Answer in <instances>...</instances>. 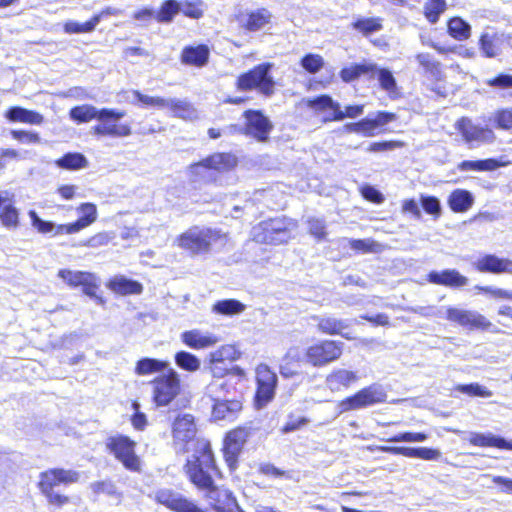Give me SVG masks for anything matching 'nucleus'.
I'll return each mask as SVG.
<instances>
[{"label": "nucleus", "instance_id": "obj_1", "mask_svg": "<svg viewBox=\"0 0 512 512\" xmlns=\"http://www.w3.org/2000/svg\"><path fill=\"white\" fill-rule=\"evenodd\" d=\"M204 450L202 461L194 460L185 468V477L199 492L204 494L208 505L201 507L196 501L174 491L159 489L154 494V501L173 512H240L238 500L229 488L217 485L224 478V473L217 457Z\"/></svg>", "mask_w": 512, "mask_h": 512}, {"label": "nucleus", "instance_id": "obj_2", "mask_svg": "<svg viewBox=\"0 0 512 512\" xmlns=\"http://www.w3.org/2000/svg\"><path fill=\"white\" fill-rule=\"evenodd\" d=\"M344 353V343L334 339H318L305 347L302 358L286 354L284 363L280 366V373L285 378L298 374L294 365L300 367L301 362L313 368H323L337 362Z\"/></svg>", "mask_w": 512, "mask_h": 512}, {"label": "nucleus", "instance_id": "obj_3", "mask_svg": "<svg viewBox=\"0 0 512 512\" xmlns=\"http://www.w3.org/2000/svg\"><path fill=\"white\" fill-rule=\"evenodd\" d=\"M198 426L196 419L192 414H179L175 417L171 424L172 443L175 448H178L182 453H188L193 449V454L190 458L186 459L183 464V473L188 463L194 460L199 462L204 459L203 451H209L213 456H216L212 443L209 439L198 437Z\"/></svg>", "mask_w": 512, "mask_h": 512}, {"label": "nucleus", "instance_id": "obj_4", "mask_svg": "<svg viewBox=\"0 0 512 512\" xmlns=\"http://www.w3.org/2000/svg\"><path fill=\"white\" fill-rule=\"evenodd\" d=\"M228 234L220 229L191 226L180 233L175 244L189 256H205L222 250L228 243Z\"/></svg>", "mask_w": 512, "mask_h": 512}, {"label": "nucleus", "instance_id": "obj_5", "mask_svg": "<svg viewBox=\"0 0 512 512\" xmlns=\"http://www.w3.org/2000/svg\"><path fill=\"white\" fill-rule=\"evenodd\" d=\"M238 165V158L232 152H214L188 166L192 183L218 186V174L232 171Z\"/></svg>", "mask_w": 512, "mask_h": 512}, {"label": "nucleus", "instance_id": "obj_6", "mask_svg": "<svg viewBox=\"0 0 512 512\" xmlns=\"http://www.w3.org/2000/svg\"><path fill=\"white\" fill-rule=\"evenodd\" d=\"M80 480V473L73 469L62 467L48 468L39 473L37 488L40 494L46 499L49 506L60 509L71 503V498L63 493L55 491V488L69 486Z\"/></svg>", "mask_w": 512, "mask_h": 512}, {"label": "nucleus", "instance_id": "obj_7", "mask_svg": "<svg viewBox=\"0 0 512 512\" xmlns=\"http://www.w3.org/2000/svg\"><path fill=\"white\" fill-rule=\"evenodd\" d=\"M297 226V221L288 216L270 217L252 228V240L263 245L285 244L293 237L292 232Z\"/></svg>", "mask_w": 512, "mask_h": 512}, {"label": "nucleus", "instance_id": "obj_8", "mask_svg": "<svg viewBox=\"0 0 512 512\" xmlns=\"http://www.w3.org/2000/svg\"><path fill=\"white\" fill-rule=\"evenodd\" d=\"M81 213L74 222L59 224L55 226L50 221L42 220L38 217L37 213L33 210L29 212L33 227L42 234H48L54 231V235H71L80 232L81 230L91 226L96 222L98 217L97 206L91 202L81 203L78 208Z\"/></svg>", "mask_w": 512, "mask_h": 512}, {"label": "nucleus", "instance_id": "obj_9", "mask_svg": "<svg viewBox=\"0 0 512 512\" xmlns=\"http://www.w3.org/2000/svg\"><path fill=\"white\" fill-rule=\"evenodd\" d=\"M256 430L257 428L254 427L252 422H246L224 433L220 451L230 473L236 472L239 468L240 456Z\"/></svg>", "mask_w": 512, "mask_h": 512}, {"label": "nucleus", "instance_id": "obj_10", "mask_svg": "<svg viewBox=\"0 0 512 512\" xmlns=\"http://www.w3.org/2000/svg\"><path fill=\"white\" fill-rule=\"evenodd\" d=\"M273 66L271 62H262L241 73L235 82L237 90H257L265 97L272 96L275 93V81L270 74Z\"/></svg>", "mask_w": 512, "mask_h": 512}, {"label": "nucleus", "instance_id": "obj_11", "mask_svg": "<svg viewBox=\"0 0 512 512\" xmlns=\"http://www.w3.org/2000/svg\"><path fill=\"white\" fill-rule=\"evenodd\" d=\"M305 105L316 114L327 112L322 118L323 123L339 122L345 118H357L364 111L362 104L347 105L344 110H341L340 104L328 94L309 98L305 101Z\"/></svg>", "mask_w": 512, "mask_h": 512}, {"label": "nucleus", "instance_id": "obj_12", "mask_svg": "<svg viewBox=\"0 0 512 512\" xmlns=\"http://www.w3.org/2000/svg\"><path fill=\"white\" fill-rule=\"evenodd\" d=\"M137 442L127 435L116 434L105 441V448L129 472L142 471L141 458L136 453Z\"/></svg>", "mask_w": 512, "mask_h": 512}, {"label": "nucleus", "instance_id": "obj_13", "mask_svg": "<svg viewBox=\"0 0 512 512\" xmlns=\"http://www.w3.org/2000/svg\"><path fill=\"white\" fill-rule=\"evenodd\" d=\"M126 115L123 110L102 108L98 117V123L93 126V134L100 137L121 138L131 135L132 129L128 123H120L119 120Z\"/></svg>", "mask_w": 512, "mask_h": 512}, {"label": "nucleus", "instance_id": "obj_14", "mask_svg": "<svg viewBox=\"0 0 512 512\" xmlns=\"http://www.w3.org/2000/svg\"><path fill=\"white\" fill-rule=\"evenodd\" d=\"M386 399V392L380 386L372 384L340 400L337 408L339 413H346L384 403Z\"/></svg>", "mask_w": 512, "mask_h": 512}, {"label": "nucleus", "instance_id": "obj_15", "mask_svg": "<svg viewBox=\"0 0 512 512\" xmlns=\"http://www.w3.org/2000/svg\"><path fill=\"white\" fill-rule=\"evenodd\" d=\"M151 383L153 385V401L156 406H167L178 396L181 390L180 377L172 368L155 377Z\"/></svg>", "mask_w": 512, "mask_h": 512}, {"label": "nucleus", "instance_id": "obj_16", "mask_svg": "<svg viewBox=\"0 0 512 512\" xmlns=\"http://www.w3.org/2000/svg\"><path fill=\"white\" fill-rule=\"evenodd\" d=\"M255 373L256 390L254 404L257 408H263L274 399L278 378L275 372L264 363L256 367Z\"/></svg>", "mask_w": 512, "mask_h": 512}, {"label": "nucleus", "instance_id": "obj_17", "mask_svg": "<svg viewBox=\"0 0 512 512\" xmlns=\"http://www.w3.org/2000/svg\"><path fill=\"white\" fill-rule=\"evenodd\" d=\"M245 118L244 132L258 142H267L273 124L261 110L248 109L243 113Z\"/></svg>", "mask_w": 512, "mask_h": 512}, {"label": "nucleus", "instance_id": "obj_18", "mask_svg": "<svg viewBox=\"0 0 512 512\" xmlns=\"http://www.w3.org/2000/svg\"><path fill=\"white\" fill-rule=\"evenodd\" d=\"M58 277L61 278L69 287H81L84 294L96 298L99 283L96 276L87 271H72L70 269H60Z\"/></svg>", "mask_w": 512, "mask_h": 512}, {"label": "nucleus", "instance_id": "obj_19", "mask_svg": "<svg viewBox=\"0 0 512 512\" xmlns=\"http://www.w3.org/2000/svg\"><path fill=\"white\" fill-rule=\"evenodd\" d=\"M473 267L479 273L512 274V260L490 253L480 256L473 263Z\"/></svg>", "mask_w": 512, "mask_h": 512}, {"label": "nucleus", "instance_id": "obj_20", "mask_svg": "<svg viewBox=\"0 0 512 512\" xmlns=\"http://www.w3.org/2000/svg\"><path fill=\"white\" fill-rule=\"evenodd\" d=\"M456 130L466 143L485 142L493 137L490 129L477 126L468 117H461L455 123Z\"/></svg>", "mask_w": 512, "mask_h": 512}, {"label": "nucleus", "instance_id": "obj_21", "mask_svg": "<svg viewBox=\"0 0 512 512\" xmlns=\"http://www.w3.org/2000/svg\"><path fill=\"white\" fill-rule=\"evenodd\" d=\"M243 410L242 399L231 400H215L212 409L211 417L214 421H228L233 422L238 419Z\"/></svg>", "mask_w": 512, "mask_h": 512}, {"label": "nucleus", "instance_id": "obj_22", "mask_svg": "<svg viewBox=\"0 0 512 512\" xmlns=\"http://www.w3.org/2000/svg\"><path fill=\"white\" fill-rule=\"evenodd\" d=\"M426 279L429 283L452 289H460L469 283V279L456 269L431 271L427 274Z\"/></svg>", "mask_w": 512, "mask_h": 512}, {"label": "nucleus", "instance_id": "obj_23", "mask_svg": "<svg viewBox=\"0 0 512 512\" xmlns=\"http://www.w3.org/2000/svg\"><path fill=\"white\" fill-rule=\"evenodd\" d=\"M272 19V12L268 8L261 7L248 11L240 22V27L245 32H257L270 27Z\"/></svg>", "mask_w": 512, "mask_h": 512}, {"label": "nucleus", "instance_id": "obj_24", "mask_svg": "<svg viewBox=\"0 0 512 512\" xmlns=\"http://www.w3.org/2000/svg\"><path fill=\"white\" fill-rule=\"evenodd\" d=\"M312 319L316 322L317 331L323 335L341 336L347 340L352 337L344 331L348 328V323L340 318L332 315L313 316Z\"/></svg>", "mask_w": 512, "mask_h": 512}, {"label": "nucleus", "instance_id": "obj_25", "mask_svg": "<svg viewBox=\"0 0 512 512\" xmlns=\"http://www.w3.org/2000/svg\"><path fill=\"white\" fill-rule=\"evenodd\" d=\"M397 119V115L389 111H378L374 118H363L360 120L361 135L373 137L381 132L384 126Z\"/></svg>", "mask_w": 512, "mask_h": 512}, {"label": "nucleus", "instance_id": "obj_26", "mask_svg": "<svg viewBox=\"0 0 512 512\" xmlns=\"http://www.w3.org/2000/svg\"><path fill=\"white\" fill-rule=\"evenodd\" d=\"M4 118L9 123H22L28 125H42L44 116L36 111L22 106H11L4 112Z\"/></svg>", "mask_w": 512, "mask_h": 512}, {"label": "nucleus", "instance_id": "obj_27", "mask_svg": "<svg viewBox=\"0 0 512 512\" xmlns=\"http://www.w3.org/2000/svg\"><path fill=\"white\" fill-rule=\"evenodd\" d=\"M210 50L205 44L185 46L180 54V61L184 65L203 67L209 61Z\"/></svg>", "mask_w": 512, "mask_h": 512}, {"label": "nucleus", "instance_id": "obj_28", "mask_svg": "<svg viewBox=\"0 0 512 512\" xmlns=\"http://www.w3.org/2000/svg\"><path fill=\"white\" fill-rule=\"evenodd\" d=\"M229 354V346H221L210 354L208 370L213 378L221 379L230 375L229 368L225 366V360L231 359Z\"/></svg>", "mask_w": 512, "mask_h": 512}, {"label": "nucleus", "instance_id": "obj_29", "mask_svg": "<svg viewBox=\"0 0 512 512\" xmlns=\"http://www.w3.org/2000/svg\"><path fill=\"white\" fill-rule=\"evenodd\" d=\"M415 60L422 68L423 72L433 81H444L445 74L443 72V66L432 54L428 52L417 53Z\"/></svg>", "mask_w": 512, "mask_h": 512}, {"label": "nucleus", "instance_id": "obj_30", "mask_svg": "<svg viewBox=\"0 0 512 512\" xmlns=\"http://www.w3.org/2000/svg\"><path fill=\"white\" fill-rule=\"evenodd\" d=\"M182 342L189 348L200 350L214 346L218 338L210 333L203 334L197 329L184 331L181 334Z\"/></svg>", "mask_w": 512, "mask_h": 512}, {"label": "nucleus", "instance_id": "obj_31", "mask_svg": "<svg viewBox=\"0 0 512 512\" xmlns=\"http://www.w3.org/2000/svg\"><path fill=\"white\" fill-rule=\"evenodd\" d=\"M0 223L8 230H15L20 225V213L11 199L0 195Z\"/></svg>", "mask_w": 512, "mask_h": 512}, {"label": "nucleus", "instance_id": "obj_32", "mask_svg": "<svg viewBox=\"0 0 512 512\" xmlns=\"http://www.w3.org/2000/svg\"><path fill=\"white\" fill-rule=\"evenodd\" d=\"M359 377L356 372L346 369H335L326 377V383L333 391L347 389L358 381Z\"/></svg>", "mask_w": 512, "mask_h": 512}, {"label": "nucleus", "instance_id": "obj_33", "mask_svg": "<svg viewBox=\"0 0 512 512\" xmlns=\"http://www.w3.org/2000/svg\"><path fill=\"white\" fill-rule=\"evenodd\" d=\"M478 46L484 58L498 57L502 52V38L498 33L483 32L478 39Z\"/></svg>", "mask_w": 512, "mask_h": 512}, {"label": "nucleus", "instance_id": "obj_34", "mask_svg": "<svg viewBox=\"0 0 512 512\" xmlns=\"http://www.w3.org/2000/svg\"><path fill=\"white\" fill-rule=\"evenodd\" d=\"M107 287L115 294L126 296V295H139L143 292V285L132 279H128L124 276H117L107 284Z\"/></svg>", "mask_w": 512, "mask_h": 512}, {"label": "nucleus", "instance_id": "obj_35", "mask_svg": "<svg viewBox=\"0 0 512 512\" xmlns=\"http://www.w3.org/2000/svg\"><path fill=\"white\" fill-rule=\"evenodd\" d=\"M446 32L454 40L464 42L472 36V27L460 16H453L446 21Z\"/></svg>", "mask_w": 512, "mask_h": 512}, {"label": "nucleus", "instance_id": "obj_36", "mask_svg": "<svg viewBox=\"0 0 512 512\" xmlns=\"http://www.w3.org/2000/svg\"><path fill=\"white\" fill-rule=\"evenodd\" d=\"M447 203L451 211L463 213L472 207L474 198L470 191L458 188L450 193Z\"/></svg>", "mask_w": 512, "mask_h": 512}, {"label": "nucleus", "instance_id": "obj_37", "mask_svg": "<svg viewBox=\"0 0 512 512\" xmlns=\"http://www.w3.org/2000/svg\"><path fill=\"white\" fill-rule=\"evenodd\" d=\"M469 442L477 447H494L501 450H512V441H507L502 437L493 434L473 433Z\"/></svg>", "mask_w": 512, "mask_h": 512}, {"label": "nucleus", "instance_id": "obj_38", "mask_svg": "<svg viewBox=\"0 0 512 512\" xmlns=\"http://www.w3.org/2000/svg\"><path fill=\"white\" fill-rule=\"evenodd\" d=\"M169 366L167 361L144 357L139 359L134 368V372L136 375L145 376L153 373H158L162 371H166Z\"/></svg>", "mask_w": 512, "mask_h": 512}, {"label": "nucleus", "instance_id": "obj_39", "mask_svg": "<svg viewBox=\"0 0 512 512\" xmlns=\"http://www.w3.org/2000/svg\"><path fill=\"white\" fill-rule=\"evenodd\" d=\"M375 71L376 65L374 64L355 63L343 67L339 72V76L343 82L350 83L362 75L373 74Z\"/></svg>", "mask_w": 512, "mask_h": 512}, {"label": "nucleus", "instance_id": "obj_40", "mask_svg": "<svg viewBox=\"0 0 512 512\" xmlns=\"http://www.w3.org/2000/svg\"><path fill=\"white\" fill-rule=\"evenodd\" d=\"M55 165L63 170H80L88 166V160L79 152H68L55 160Z\"/></svg>", "mask_w": 512, "mask_h": 512}, {"label": "nucleus", "instance_id": "obj_41", "mask_svg": "<svg viewBox=\"0 0 512 512\" xmlns=\"http://www.w3.org/2000/svg\"><path fill=\"white\" fill-rule=\"evenodd\" d=\"M245 304L237 299L218 300L212 305V312L218 315L233 316L244 312Z\"/></svg>", "mask_w": 512, "mask_h": 512}, {"label": "nucleus", "instance_id": "obj_42", "mask_svg": "<svg viewBox=\"0 0 512 512\" xmlns=\"http://www.w3.org/2000/svg\"><path fill=\"white\" fill-rule=\"evenodd\" d=\"M485 85L493 91L506 95L512 90V74L506 72L496 73L494 76L485 80ZM512 97V93H509Z\"/></svg>", "mask_w": 512, "mask_h": 512}, {"label": "nucleus", "instance_id": "obj_43", "mask_svg": "<svg viewBox=\"0 0 512 512\" xmlns=\"http://www.w3.org/2000/svg\"><path fill=\"white\" fill-rule=\"evenodd\" d=\"M100 109H96L93 105L83 104L77 105L70 109L69 116L76 123H87L94 119L98 120Z\"/></svg>", "mask_w": 512, "mask_h": 512}, {"label": "nucleus", "instance_id": "obj_44", "mask_svg": "<svg viewBox=\"0 0 512 512\" xmlns=\"http://www.w3.org/2000/svg\"><path fill=\"white\" fill-rule=\"evenodd\" d=\"M180 10L181 4L177 0H164L155 12L154 18L159 23H170Z\"/></svg>", "mask_w": 512, "mask_h": 512}, {"label": "nucleus", "instance_id": "obj_45", "mask_svg": "<svg viewBox=\"0 0 512 512\" xmlns=\"http://www.w3.org/2000/svg\"><path fill=\"white\" fill-rule=\"evenodd\" d=\"M447 10L446 0H426L423 5V16L430 24H436Z\"/></svg>", "mask_w": 512, "mask_h": 512}, {"label": "nucleus", "instance_id": "obj_46", "mask_svg": "<svg viewBox=\"0 0 512 512\" xmlns=\"http://www.w3.org/2000/svg\"><path fill=\"white\" fill-rule=\"evenodd\" d=\"M501 164L498 160L489 158L484 160H464L458 163L457 169L459 171H492L500 167Z\"/></svg>", "mask_w": 512, "mask_h": 512}, {"label": "nucleus", "instance_id": "obj_47", "mask_svg": "<svg viewBox=\"0 0 512 512\" xmlns=\"http://www.w3.org/2000/svg\"><path fill=\"white\" fill-rule=\"evenodd\" d=\"M352 29L359 32L363 36H369L382 29V21L378 17H360L351 23Z\"/></svg>", "mask_w": 512, "mask_h": 512}, {"label": "nucleus", "instance_id": "obj_48", "mask_svg": "<svg viewBox=\"0 0 512 512\" xmlns=\"http://www.w3.org/2000/svg\"><path fill=\"white\" fill-rule=\"evenodd\" d=\"M164 108H168L173 117L189 119L194 115L195 109L193 105L185 100L179 99H166Z\"/></svg>", "mask_w": 512, "mask_h": 512}, {"label": "nucleus", "instance_id": "obj_49", "mask_svg": "<svg viewBox=\"0 0 512 512\" xmlns=\"http://www.w3.org/2000/svg\"><path fill=\"white\" fill-rule=\"evenodd\" d=\"M468 330H481V331H492L498 333L499 330L493 328V324L484 315L471 311V316L468 317V323L465 326Z\"/></svg>", "mask_w": 512, "mask_h": 512}, {"label": "nucleus", "instance_id": "obj_50", "mask_svg": "<svg viewBox=\"0 0 512 512\" xmlns=\"http://www.w3.org/2000/svg\"><path fill=\"white\" fill-rule=\"evenodd\" d=\"M91 490L95 495H107L117 499L122 498L120 492L112 480H101L91 484Z\"/></svg>", "mask_w": 512, "mask_h": 512}, {"label": "nucleus", "instance_id": "obj_51", "mask_svg": "<svg viewBox=\"0 0 512 512\" xmlns=\"http://www.w3.org/2000/svg\"><path fill=\"white\" fill-rule=\"evenodd\" d=\"M175 363L178 367L188 372H195L200 368L199 359L186 351H179L175 354Z\"/></svg>", "mask_w": 512, "mask_h": 512}, {"label": "nucleus", "instance_id": "obj_52", "mask_svg": "<svg viewBox=\"0 0 512 512\" xmlns=\"http://www.w3.org/2000/svg\"><path fill=\"white\" fill-rule=\"evenodd\" d=\"M97 18H90L84 23L76 21H67L63 25V30L67 34H81L92 32L96 27Z\"/></svg>", "mask_w": 512, "mask_h": 512}, {"label": "nucleus", "instance_id": "obj_53", "mask_svg": "<svg viewBox=\"0 0 512 512\" xmlns=\"http://www.w3.org/2000/svg\"><path fill=\"white\" fill-rule=\"evenodd\" d=\"M300 64L305 71L315 74L323 68L324 59L319 54L308 53L301 58Z\"/></svg>", "mask_w": 512, "mask_h": 512}, {"label": "nucleus", "instance_id": "obj_54", "mask_svg": "<svg viewBox=\"0 0 512 512\" xmlns=\"http://www.w3.org/2000/svg\"><path fill=\"white\" fill-rule=\"evenodd\" d=\"M114 238L113 233L101 231L97 232L82 242V246L88 248H100L107 246Z\"/></svg>", "mask_w": 512, "mask_h": 512}, {"label": "nucleus", "instance_id": "obj_55", "mask_svg": "<svg viewBox=\"0 0 512 512\" xmlns=\"http://www.w3.org/2000/svg\"><path fill=\"white\" fill-rule=\"evenodd\" d=\"M378 75V80L381 88L389 94L397 92V83L393 74L386 68H377L375 71Z\"/></svg>", "mask_w": 512, "mask_h": 512}, {"label": "nucleus", "instance_id": "obj_56", "mask_svg": "<svg viewBox=\"0 0 512 512\" xmlns=\"http://www.w3.org/2000/svg\"><path fill=\"white\" fill-rule=\"evenodd\" d=\"M132 95L137 103L142 107H156L163 109L166 104V99L158 96H148L138 90H134Z\"/></svg>", "mask_w": 512, "mask_h": 512}, {"label": "nucleus", "instance_id": "obj_57", "mask_svg": "<svg viewBox=\"0 0 512 512\" xmlns=\"http://www.w3.org/2000/svg\"><path fill=\"white\" fill-rule=\"evenodd\" d=\"M457 391L467 394L472 397H484L488 398L492 396V391L488 388L478 384V383H470V384H462L457 386Z\"/></svg>", "mask_w": 512, "mask_h": 512}, {"label": "nucleus", "instance_id": "obj_58", "mask_svg": "<svg viewBox=\"0 0 512 512\" xmlns=\"http://www.w3.org/2000/svg\"><path fill=\"white\" fill-rule=\"evenodd\" d=\"M420 203L427 214L434 216V218H438L441 215V205L437 197L422 195L420 197Z\"/></svg>", "mask_w": 512, "mask_h": 512}, {"label": "nucleus", "instance_id": "obj_59", "mask_svg": "<svg viewBox=\"0 0 512 512\" xmlns=\"http://www.w3.org/2000/svg\"><path fill=\"white\" fill-rule=\"evenodd\" d=\"M11 137L20 142L26 144H38L41 141L39 133L35 131L17 129L10 131Z\"/></svg>", "mask_w": 512, "mask_h": 512}, {"label": "nucleus", "instance_id": "obj_60", "mask_svg": "<svg viewBox=\"0 0 512 512\" xmlns=\"http://www.w3.org/2000/svg\"><path fill=\"white\" fill-rule=\"evenodd\" d=\"M471 316L470 310H462L454 307L446 309V319L450 322L457 323L465 328L468 323V317Z\"/></svg>", "mask_w": 512, "mask_h": 512}, {"label": "nucleus", "instance_id": "obj_61", "mask_svg": "<svg viewBox=\"0 0 512 512\" xmlns=\"http://www.w3.org/2000/svg\"><path fill=\"white\" fill-rule=\"evenodd\" d=\"M308 233L318 241L324 240L327 236L326 226L323 220L310 218L307 220Z\"/></svg>", "mask_w": 512, "mask_h": 512}, {"label": "nucleus", "instance_id": "obj_62", "mask_svg": "<svg viewBox=\"0 0 512 512\" xmlns=\"http://www.w3.org/2000/svg\"><path fill=\"white\" fill-rule=\"evenodd\" d=\"M437 449L429 447H410L409 458H419L423 460H436L440 457Z\"/></svg>", "mask_w": 512, "mask_h": 512}, {"label": "nucleus", "instance_id": "obj_63", "mask_svg": "<svg viewBox=\"0 0 512 512\" xmlns=\"http://www.w3.org/2000/svg\"><path fill=\"white\" fill-rule=\"evenodd\" d=\"M494 121L498 128L512 129V108L498 109L494 115Z\"/></svg>", "mask_w": 512, "mask_h": 512}, {"label": "nucleus", "instance_id": "obj_64", "mask_svg": "<svg viewBox=\"0 0 512 512\" xmlns=\"http://www.w3.org/2000/svg\"><path fill=\"white\" fill-rule=\"evenodd\" d=\"M201 1H185L181 6V12L184 16L191 19H200L204 12L201 7Z\"/></svg>", "mask_w": 512, "mask_h": 512}]
</instances>
